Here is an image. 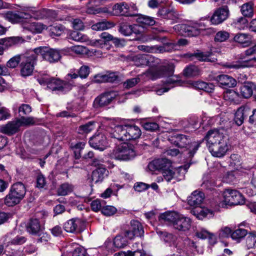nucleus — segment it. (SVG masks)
<instances>
[{"label": "nucleus", "mask_w": 256, "mask_h": 256, "mask_svg": "<svg viewBox=\"0 0 256 256\" xmlns=\"http://www.w3.org/2000/svg\"><path fill=\"white\" fill-rule=\"evenodd\" d=\"M179 214L174 212H166L160 214L158 218L162 222L172 224L174 228V224L176 220L178 218Z\"/></svg>", "instance_id": "obj_26"}, {"label": "nucleus", "mask_w": 256, "mask_h": 256, "mask_svg": "<svg viewBox=\"0 0 256 256\" xmlns=\"http://www.w3.org/2000/svg\"><path fill=\"white\" fill-rule=\"evenodd\" d=\"M246 246L248 249L256 248V234L252 232L248 234L246 240Z\"/></svg>", "instance_id": "obj_49"}, {"label": "nucleus", "mask_w": 256, "mask_h": 256, "mask_svg": "<svg viewBox=\"0 0 256 256\" xmlns=\"http://www.w3.org/2000/svg\"><path fill=\"white\" fill-rule=\"evenodd\" d=\"M184 248H182V246L179 244H176L174 247L175 250L178 254H175V256H182L186 252L188 255L189 256H196L197 254H200L202 253V250L198 248L195 242L188 238H186L184 241Z\"/></svg>", "instance_id": "obj_11"}, {"label": "nucleus", "mask_w": 256, "mask_h": 256, "mask_svg": "<svg viewBox=\"0 0 256 256\" xmlns=\"http://www.w3.org/2000/svg\"><path fill=\"white\" fill-rule=\"evenodd\" d=\"M140 23L145 25L152 26L155 24V21L152 18L146 16H141L138 18Z\"/></svg>", "instance_id": "obj_59"}, {"label": "nucleus", "mask_w": 256, "mask_h": 256, "mask_svg": "<svg viewBox=\"0 0 256 256\" xmlns=\"http://www.w3.org/2000/svg\"><path fill=\"white\" fill-rule=\"evenodd\" d=\"M36 60V54L34 50L25 56L20 64V74L23 77L28 76L32 74Z\"/></svg>", "instance_id": "obj_12"}, {"label": "nucleus", "mask_w": 256, "mask_h": 256, "mask_svg": "<svg viewBox=\"0 0 256 256\" xmlns=\"http://www.w3.org/2000/svg\"><path fill=\"white\" fill-rule=\"evenodd\" d=\"M243 192L246 194L250 196L256 194V178L254 177L250 184L248 186L242 188Z\"/></svg>", "instance_id": "obj_43"}, {"label": "nucleus", "mask_w": 256, "mask_h": 256, "mask_svg": "<svg viewBox=\"0 0 256 256\" xmlns=\"http://www.w3.org/2000/svg\"><path fill=\"white\" fill-rule=\"evenodd\" d=\"M234 26L238 30H244L248 27V21L246 18L240 17L234 22Z\"/></svg>", "instance_id": "obj_55"}, {"label": "nucleus", "mask_w": 256, "mask_h": 256, "mask_svg": "<svg viewBox=\"0 0 256 256\" xmlns=\"http://www.w3.org/2000/svg\"><path fill=\"white\" fill-rule=\"evenodd\" d=\"M108 171L103 167H98L94 170L92 174V180L94 184L102 182L108 176Z\"/></svg>", "instance_id": "obj_24"}, {"label": "nucleus", "mask_w": 256, "mask_h": 256, "mask_svg": "<svg viewBox=\"0 0 256 256\" xmlns=\"http://www.w3.org/2000/svg\"><path fill=\"white\" fill-rule=\"evenodd\" d=\"M144 230L142 224L138 220H133L130 222L129 230L124 232V236L129 240H132L134 237L143 236Z\"/></svg>", "instance_id": "obj_14"}, {"label": "nucleus", "mask_w": 256, "mask_h": 256, "mask_svg": "<svg viewBox=\"0 0 256 256\" xmlns=\"http://www.w3.org/2000/svg\"><path fill=\"white\" fill-rule=\"evenodd\" d=\"M4 41L5 45L11 46L14 44H20L24 42V39L20 36H14L8 38V39H3Z\"/></svg>", "instance_id": "obj_53"}, {"label": "nucleus", "mask_w": 256, "mask_h": 256, "mask_svg": "<svg viewBox=\"0 0 256 256\" xmlns=\"http://www.w3.org/2000/svg\"><path fill=\"white\" fill-rule=\"evenodd\" d=\"M174 66L172 63H168L165 65L158 67H152L148 69L145 72L139 75L138 77L127 80L124 82V87L130 88L140 82L139 76H146L147 79L155 80L164 76H172L174 72Z\"/></svg>", "instance_id": "obj_2"}, {"label": "nucleus", "mask_w": 256, "mask_h": 256, "mask_svg": "<svg viewBox=\"0 0 256 256\" xmlns=\"http://www.w3.org/2000/svg\"><path fill=\"white\" fill-rule=\"evenodd\" d=\"M228 6H224L217 8L212 16L210 21L214 24H218L224 21L228 16Z\"/></svg>", "instance_id": "obj_17"}, {"label": "nucleus", "mask_w": 256, "mask_h": 256, "mask_svg": "<svg viewBox=\"0 0 256 256\" xmlns=\"http://www.w3.org/2000/svg\"><path fill=\"white\" fill-rule=\"evenodd\" d=\"M190 164L191 163L190 162L188 164L179 166L176 170V174H178V176L176 175V178L178 180H182V178H183L188 168H190Z\"/></svg>", "instance_id": "obj_54"}, {"label": "nucleus", "mask_w": 256, "mask_h": 256, "mask_svg": "<svg viewBox=\"0 0 256 256\" xmlns=\"http://www.w3.org/2000/svg\"><path fill=\"white\" fill-rule=\"evenodd\" d=\"M158 14L164 19L176 20L178 18V14L174 7L170 6L160 10Z\"/></svg>", "instance_id": "obj_19"}, {"label": "nucleus", "mask_w": 256, "mask_h": 256, "mask_svg": "<svg viewBox=\"0 0 256 256\" xmlns=\"http://www.w3.org/2000/svg\"><path fill=\"white\" fill-rule=\"evenodd\" d=\"M206 24L202 22H190L188 24H179L174 26L175 30L184 36H196L206 29Z\"/></svg>", "instance_id": "obj_5"}, {"label": "nucleus", "mask_w": 256, "mask_h": 256, "mask_svg": "<svg viewBox=\"0 0 256 256\" xmlns=\"http://www.w3.org/2000/svg\"><path fill=\"white\" fill-rule=\"evenodd\" d=\"M240 59L242 61L227 64L226 66L230 68L238 69L254 66L256 62V45L246 50L245 56Z\"/></svg>", "instance_id": "obj_9"}, {"label": "nucleus", "mask_w": 256, "mask_h": 256, "mask_svg": "<svg viewBox=\"0 0 256 256\" xmlns=\"http://www.w3.org/2000/svg\"><path fill=\"white\" fill-rule=\"evenodd\" d=\"M229 38V34L226 31H220L218 32L214 38L216 42H222L226 40Z\"/></svg>", "instance_id": "obj_61"}, {"label": "nucleus", "mask_w": 256, "mask_h": 256, "mask_svg": "<svg viewBox=\"0 0 256 256\" xmlns=\"http://www.w3.org/2000/svg\"><path fill=\"white\" fill-rule=\"evenodd\" d=\"M254 92H256V84L252 82H248L240 87V93L244 98L252 96Z\"/></svg>", "instance_id": "obj_33"}, {"label": "nucleus", "mask_w": 256, "mask_h": 256, "mask_svg": "<svg viewBox=\"0 0 256 256\" xmlns=\"http://www.w3.org/2000/svg\"><path fill=\"white\" fill-rule=\"evenodd\" d=\"M200 72V69L196 66H187L184 70V75L188 77L198 76Z\"/></svg>", "instance_id": "obj_47"}, {"label": "nucleus", "mask_w": 256, "mask_h": 256, "mask_svg": "<svg viewBox=\"0 0 256 256\" xmlns=\"http://www.w3.org/2000/svg\"><path fill=\"white\" fill-rule=\"evenodd\" d=\"M37 80L40 85L46 86L52 91L65 93L71 90L72 85L65 81L52 78L46 74L38 76Z\"/></svg>", "instance_id": "obj_3"}, {"label": "nucleus", "mask_w": 256, "mask_h": 256, "mask_svg": "<svg viewBox=\"0 0 256 256\" xmlns=\"http://www.w3.org/2000/svg\"><path fill=\"white\" fill-rule=\"evenodd\" d=\"M196 236L201 239L208 238V242L210 244H214L216 242V238L215 235L209 232L207 230L204 228H201L196 233Z\"/></svg>", "instance_id": "obj_32"}, {"label": "nucleus", "mask_w": 256, "mask_h": 256, "mask_svg": "<svg viewBox=\"0 0 256 256\" xmlns=\"http://www.w3.org/2000/svg\"><path fill=\"white\" fill-rule=\"evenodd\" d=\"M117 210L116 208L110 206H103L102 212L105 216H110L116 213Z\"/></svg>", "instance_id": "obj_62"}, {"label": "nucleus", "mask_w": 256, "mask_h": 256, "mask_svg": "<svg viewBox=\"0 0 256 256\" xmlns=\"http://www.w3.org/2000/svg\"><path fill=\"white\" fill-rule=\"evenodd\" d=\"M240 11L244 17L252 18L254 14V4L250 2L243 4L240 8Z\"/></svg>", "instance_id": "obj_38"}, {"label": "nucleus", "mask_w": 256, "mask_h": 256, "mask_svg": "<svg viewBox=\"0 0 256 256\" xmlns=\"http://www.w3.org/2000/svg\"><path fill=\"white\" fill-rule=\"evenodd\" d=\"M104 204V200H100L98 199L93 200L91 202L90 204L92 210L94 212H98L100 210H102Z\"/></svg>", "instance_id": "obj_64"}, {"label": "nucleus", "mask_w": 256, "mask_h": 256, "mask_svg": "<svg viewBox=\"0 0 256 256\" xmlns=\"http://www.w3.org/2000/svg\"><path fill=\"white\" fill-rule=\"evenodd\" d=\"M74 249L72 252V256H87L86 250L76 243H72L69 245Z\"/></svg>", "instance_id": "obj_46"}, {"label": "nucleus", "mask_w": 256, "mask_h": 256, "mask_svg": "<svg viewBox=\"0 0 256 256\" xmlns=\"http://www.w3.org/2000/svg\"><path fill=\"white\" fill-rule=\"evenodd\" d=\"M73 190V186L67 182L62 184L58 188L57 192L59 196H64L70 193Z\"/></svg>", "instance_id": "obj_44"}, {"label": "nucleus", "mask_w": 256, "mask_h": 256, "mask_svg": "<svg viewBox=\"0 0 256 256\" xmlns=\"http://www.w3.org/2000/svg\"><path fill=\"white\" fill-rule=\"evenodd\" d=\"M231 228L228 226L222 227L218 231V234L220 238H228L230 236L232 233Z\"/></svg>", "instance_id": "obj_58"}, {"label": "nucleus", "mask_w": 256, "mask_h": 256, "mask_svg": "<svg viewBox=\"0 0 256 256\" xmlns=\"http://www.w3.org/2000/svg\"><path fill=\"white\" fill-rule=\"evenodd\" d=\"M216 80L218 84L224 88H234L236 85V80L226 74H221L216 76Z\"/></svg>", "instance_id": "obj_25"}, {"label": "nucleus", "mask_w": 256, "mask_h": 256, "mask_svg": "<svg viewBox=\"0 0 256 256\" xmlns=\"http://www.w3.org/2000/svg\"><path fill=\"white\" fill-rule=\"evenodd\" d=\"M170 142L179 148H186L184 150V154H186L188 158H191L198 150L200 144L197 142H191L188 136L182 134H176L171 136L170 139Z\"/></svg>", "instance_id": "obj_4"}, {"label": "nucleus", "mask_w": 256, "mask_h": 256, "mask_svg": "<svg viewBox=\"0 0 256 256\" xmlns=\"http://www.w3.org/2000/svg\"><path fill=\"white\" fill-rule=\"evenodd\" d=\"M141 134L142 132L138 126L136 125L126 124V136L125 138L126 140H136L140 138Z\"/></svg>", "instance_id": "obj_28"}, {"label": "nucleus", "mask_w": 256, "mask_h": 256, "mask_svg": "<svg viewBox=\"0 0 256 256\" xmlns=\"http://www.w3.org/2000/svg\"><path fill=\"white\" fill-rule=\"evenodd\" d=\"M127 238L124 236H117L114 240V245L117 248H122L128 244Z\"/></svg>", "instance_id": "obj_51"}, {"label": "nucleus", "mask_w": 256, "mask_h": 256, "mask_svg": "<svg viewBox=\"0 0 256 256\" xmlns=\"http://www.w3.org/2000/svg\"><path fill=\"white\" fill-rule=\"evenodd\" d=\"M114 26V24L106 21H103L98 22L92 25V28L95 30H103L106 29L110 28Z\"/></svg>", "instance_id": "obj_50"}, {"label": "nucleus", "mask_w": 256, "mask_h": 256, "mask_svg": "<svg viewBox=\"0 0 256 256\" xmlns=\"http://www.w3.org/2000/svg\"><path fill=\"white\" fill-rule=\"evenodd\" d=\"M204 138L208 150L214 156L221 158L228 150L226 137L216 130H209Z\"/></svg>", "instance_id": "obj_1"}, {"label": "nucleus", "mask_w": 256, "mask_h": 256, "mask_svg": "<svg viewBox=\"0 0 256 256\" xmlns=\"http://www.w3.org/2000/svg\"><path fill=\"white\" fill-rule=\"evenodd\" d=\"M144 140L146 141V142L144 143V144L146 146L157 147L158 145L159 140L156 136H152L149 134H146L144 136Z\"/></svg>", "instance_id": "obj_48"}, {"label": "nucleus", "mask_w": 256, "mask_h": 256, "mask_svg": "<svg viewBox=\"0 0 256 256\" xmlns=\"http://www.w3.org/2000/svg\"><path fill=\"white\" fill-rule=\"evenodd\" d=\"M171 168L172 162L170 160L166 158L154 160L150 162L148 166V169L152 172L156 170H162L163 172Z\"/></svg>", "instance_id": "obj_16"}, {"label": "nucleus", "mask_w": 256, "mask_h": 256, "mask_svg": "<svg viewBox=\"0 0 256 256\" xmlns=\"http://www.w3.org/2000/svg\"><path fill=\"white\" fill-rule=\"evenodd\" d=\"M20 126H22L32 125L36 123V120L33 117H24L22 116L20 118H18Z\"/></svg>", "instance_id": "obj_56"}, {"label": "nucleus", "mask_w": 256, "mask_h": 256, "mask_svg": "<svg viewBox=\"0 0 256 256\" xmlns=\"http://www.w3.org/2000/svg\"><path fill=\"white\" fill-rule=\"evenodd\" d=\"M138 26L137 25H128L124 24L120 26V32L126 36H129L132 33L137 34L138 30H137Z\"/></svg>", "instance_id": "obj_40"}, {"label": "nucleus", "mask_w": 256, "mask_h": 256, "mask_svg": "<svg viewBox=\"0 0 256 256\" xmlns=\"http://www.w3.org/2000/svg\"><path fill=\"white\" fill-rule=\"evenodd\" d=\"M70 38L76 42H86L89 41L88 38L78 30L73 31L70 35Z\"/></svg>", "instance_id": "obj_42"}, {"label": "nucleus", "mask_w": 256, "mask_h": 256, "mask_svg": "<svg viewBox=\"0 0 256 256\" xmlns=\"http://www.w3.org/2000/svg\"><path fill=\"white\" fill-rule=\"evenodd\" d=\"M152 59L150 55L145 54H138L131 57L132 60L138 66L148 64Z\"/></svg>", "instance_id": "obj_31"}, {"label": "nucleus", "mask_w": 256, "mask_h": 256, "mask_svg": "<svg viewBox=\"0 0 256 256\" xmlns=\"http://www.w3.org/2000/svg\"><path fill=\"white\" fill-rule=\"evenodd\" d=\"M26 188L22 182L14 184L10 192L5 198V204L8 206H12L18 203L24 198L26 194Z\"/></svg>", "instance_id": "obj_7"}, {"label": "nucleus", "mask_w": 256, "mask_h": 256, "mask_svg": "<svg viewBox=\"0 0 256 256\" xmlns=\"http://www.w3.org/2000/svg\"><path fill=\"white\" fill-rule=\"evenodd\" d=\"M233 40L234 42L245 47L251 44L252 36L248 34L239 32L235 34Z\"/></svg>", "instance_id": "obj_29"}, {"label": "nucleus", "mask_w": 256, "mask_h": 256, "mask_svg": "<svg viewBox=\"0 0 256 256\" xmlns=\"http://www.w3.org/2000/svg\"><path fill=\"white\" fill-rule=\"evenodd\" d=\"M157 233L160 236L161 238L170 246H175L176 238L172 234L162 231L157 232Z\"/></svg>", "instance_id": "obj_39"}, {"label": "nucleus", "mask_w": 256, "mask_h": 256, "mask_svg": "<svg viewBox=\"0 0 256 256\" xmlns=\"http://www.w3.org/2000/svg\"><path fill=\"white\" fill-rule=\"evenodd\" d=\"M190 226V219L181 214H179L178 218L174 224V228L184 232L188 230Z\"/></svg>", "instance_id": "obj_22"}, {"label": "nucleus", "mask_w": 256, "mask_h": 256, "mask_svg": "<svg viewBox=\"0 0 256 256\" xmlns=\"http://www.w3.org/2000/svg\"><path fill=\"white\" fill-rule=\"evenodd\" d=\"M32 12H8L4 14H2L5 19L12 23L15 24L24 22V20H29L32 18Z\"/></svg>", "instance_id": "obj_13"}, {"label": "nucleus", "mask_w": 256, "mask_h": 256, "mask_svg": "<svg viewBox=\"0 0 256 256\" xmlns=\"http://www.w3.org/2000/svg\"><path fill=\"white\" fill-rule=\"evenodd\" d=\"M38 57L40 55L42 59L50 64L56 63L60 60L62 55L59 50L46 46H40L34 50Z\"/></svg>", "instance_id": "obj_10"}, {"label": "nucleus", "mask_w": 256, "mask_h": 256, "mask_svg": "<svg viewBox=\"0 0 256 256\" xmlns=\"http://www.w3.org/2000/svg\"><path fill=\"white\" fill-rule=\"evenodd\" d=\"M81 224V220L79 218H74L68 220L64 226V230L68 232H76L80 231L79 226Z\"/></svg>", "instance_id": "obj_30"}, {"label": "nucleus", "mask_w": 256, "mask_h": 256, "mask_svg": "<svg viewBox=\"0 0 256 256\" xmlns=\"http://www.w3.org/2000/svg\"><path fill=\"white\" fill-rule=\"evenodd\" d=\"M95 124L94 122L91 121L82 125L78 128V132L82 134H87L94 129Z\"/></svg>", "instance_id": "obj_41"}, {"label": "nucleus", "mask_w": 256, "mask_h": 256, "mask_svg": "<svg viewBox=\"0 0 256 256\" xmlns=\"http://www.w3.org/2000/svg\"><path fill=\"white\" fill-rule=\"evenodd\" d=\"M26 238L22 236H16L12 238L8 243V245H20L26 242Z\"/></svg>", "instance_id": "obj_57"}, {"label": "nucleus", "mask_w": 256, "mask_h": 256, "mask_svg": "<svg viewBox=\"0 0 256 256\" xmlns=\"http://www.w3.org/2000/svg\"><path fill=\"white\" fill-rule=\"evenodd\" d=\"M194 212L199 219H202L204 218H211L214 216V212L207 208H198Z\"/></svg>", "instance_id": "obj_36"}, {"label": "nucleus", "mask_w": 256, "mask_h": 256, "mask_svg": "<svg viewBox=\"0 0 256 256\" xmlns=\"http://www.w3.org/2000/svg\"><path fill=\"white\" fill-rule=\"evenodd\" d=\"M126 125H118L114 127V130L112 134V136L120 140L124 141L126 136Z\"/></svg>", "instance_id": "obj_34"}, {"label": "nucleus", "mask_w": 256, "mask_h": 256, "mask_svg": "<svg viewBox=\"0 0 256 256\" xmlns=\"http://www.w3.org/2000/svg\"><path fill=\"white\" fill-rule=\"evenodd\" d=\"M224 199L218 204L220 207L224 208L228 206L243 204L244 198L238 190L230 188L226 189L223 192Z\"/></svg>", "instance_id": "obj_8"}, {"label": "nucleus", "mask_w": 256, "mask_h": 256, "mask_svg": "<svg viewBox=\"0 0 256 256\" xmlns=\"http://www.w3.org/2000/svg\"><path fill=\"white\" fill-rule=\"evenodd\" d=\"M116 96L117 92L114 91L104 92L95 98L94 106L96 108L106 106L109 104Z\"/></svg>", "instance_id": "obj_15"}, {"label": "nucleus", "mask_w": 256, "mask_h": 256, "mask_svg": "<svg viewBox=\"0 0 256 256\" xmlns=\"http://www.w3.org/2000/svg\"><path fill=\"white\" fill-rule=\"evenodd\" d=\"M20 127V123L16 119L15 120L9 122L7 124L2 126L0 131L8 135H12L19 131Z\"/></svg>", "instance_id": "obj_20"}, {"label": "nucleus", "mask_w": 256, "mask_h": 256, "mask_svg": "<svg viewBox=\"0 0 256 256\" xmlns=\"http://www.w3.org/2000/svg\"><path fill=\"white\" fill-rule=\"evenodd\" d=\"M246 110L244 108L240 107L238 109L235 113L234 121L236 124L238 126H241L245 117L247 116Z\"/></svg>", "instance_id": "obj_37"}, {"label": "nucleus", "mask_w": 256, "mask_h": 256, "mask_svg": "<svg viewBox=\"0 0 256 256\" xmlns=\"http://www.w3.org/2000/svg\"><path fill=\"white\" fill-rule=\"evenodd\" d=\"M204 198V194L202 192L196 190L188 198V204L198 207L202 204Z\"/></svg>", "instance_id": "obj_23"}, {"label": "nucleus", "mask_w": 256, "mask_h": 256, "mask_svg": "<svg viewBox=\"0 0 256 256\" xmlns=\"http://www.w3.org/2000/svg\"><path fill=\"white\" fill-rule=\"evenodd\" d=\"M20 60V56L18 55L15 56L12 58L6 63L7 68H16Z\"/></svg>", "instance_id": "obj_60"}, {"label": "nucleus", "mask_w": 256, "mask_h": 256, "mask_svg": "<svg viewBox=\"0 0 256 256\" xmlns=\"http://www.w3.org/2000/svg\"><path fill=\"white\" fill-rule=\"evenodd\" d=\"M248 234L247 230L243 228H238L234 231L230 235V237L234 240L239 242Z\"/></svg>", "instance_id": "obj_52"}, {"label": "nucleus", "mask_w": 256, "mask_h": 256, "mask_svg": "<svg viewBox=\"0 0 256 256\" xmlns=\"http://www.w3.org/2000/svg\"><path fill=\"white\" fill-rule=\"evenodd\" d=\"M224 98L226 100L235 102L238 97V94L233 90L226 92L224 94Z\"/></svg>", "instance_id": "obj_63"}, {"label": "nucleus", "mask_w": 256, "mask_h": 256, "mask_svg": "<svg viewBox=\"0 0 256 256\" xmlns=\"http://www.w3.org/2000/svg\"><path fill=\"white\" fill-rule=\"evenodd\" d=\"M26 231L30 234L36 235L44 230V227L36 218L30 219L26 226Z\"/></svg>", "instance_id": "obj_21"}, {"label": "nucleus", "mask_w": 256, "mask_h": 256, "mask_svg": "<svg viewBox=\"0 0 256 256\" xmlns=\"http://www.w3.org/2000/svg\"><path fill=\"white\" fill-rule=\"evenodd\" d=\"M136 155L134 146L126 143L116 146L110 154L112 158L120 161L131 160L135 157Z\"/></svg>", "instance_id": "obj_6"}, {"label": "nucleus", "mask_w": 256, "mask_h": 256, "mask_svg": "<svg viewBox=\"0 0 256 256\" xmlns=\"http://www.w3.org/2000/svg\"><path fill=\"white\" fill-rule=\"evenodd\" d=\"M193 86L198 90H202L207 92H212L214 88L212 83H207L202 81L194 82L192 83Z\"/></svg>", "instance_id": "obj_35"}, {"label": "nucleus", "mask_w": 256, "mask_h": 256, "mask_svg": "<svg viewBox=\"0 0 256 256\" xmlns=\"http://www.w3.org/2000/svg\"><path fill=\"white\" fill-rule=\"evenodd\" d=\"M188 56L190 58H194L200 61H208L209 60L208 58L210 54L209 53H204L197 50L193 53L188 54Z\"/></svg>", "instance_id": "obj_45"}, {"label": "nucleus", "mask_w": 256, "mask_h": 256, "mask_svg": "<svg viewBox=\"0 0 256 256\" xmlns=\"http://www.w3.org/2000/svg\"><path fill=\"white\" fill-rule=\"evenodd\" d=\"M130 7L124 2L116 4L113 6L114 14L115 15H124L126 16H133L134 14L130 12Z\"/></svg>", "instance_id": "obj_27"}, {"label": "nucleus", "mask_w": 256, "mask_h": 256, "mask_svg": "<svg viewBox=\"0 0 256 256\" xmlns=\"http://www.w3.org/2000/svg\"><path fill=\"white\" fill-rule=\"evenodd\" d=\"M89 144L95 149L103 151L107 146L106 138L103 134H98L92 137L89 140Z\"/></svg>", "instance_id": "obj_18"}]
</instances>
